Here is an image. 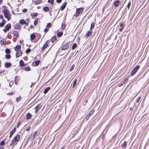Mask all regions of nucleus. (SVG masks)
Returning a JSON list of instances; mask_svg holds the SVG:
<instances>
[{"instance_id":"5fc2aeb1","label":"nucleus","mask_w":149,"mask_h":149,"mask_svg":"<svg viewBox=\"0 0 149 149\" xmlns=\"http://www.w3.org/2000/svg\"><path fill=\"white\" fill-rule=\"evenodd\" d=\"M3 16L2 15H0V18L3 19Z\"/></svg>"},{"instance_id":"393cba45","label":"nucleus","mask_w":149,"mask_h":149,"mask_svg":"<svg viewBox=\"0 0 149 149\" xmlns=\"http://www.w3.org/2000/svg\"><path fill=\"white\" fill-rule=\"evenodd\" d=\"M24 70L26 71H29L31 70V68L29 67H25L24 68Z\"/></svg>"},{"instance_id":"72a5a7b5","label":"nucleus","mask_w":149,"mask_h":149,"mask_svg":"<svg viewBox=\"0 0 149 149\" xmlns=\"http://www.w3.org/2000/svg\"><path fill=\"white\" fill-rule=\"evenodd\" d=\"M14 133H15V132H13L12 131H11L10 132V135L9 136V138H11L12 137L13 135V134H14Z\"/></svg>"},{"instance_id":"b1692460","label":"nucleus","mask_w":149,"mask_h":149,"mask_svg":"<svg viewBox=\"0 0 149 149\" xmlns=\"http://www.w3.org/2000/svg\"><path fill=\"white\" fill-rule=\"evenodd\" d=\"M77 46V44L76 43H74L72 47V50L74 49Z\"/></svg>"},{"instance_id":"a878e982","label":"nucleus","mask_w":149,"mask_h":149,"mask_svg":"<svg viewBox=\"0 0 149 149\" xmlns=\"http://www.w3.org/2000/svg\"><path fill=\"white\" fill-rule=\"evenodd\" d=\"M49 8L48 7H46L43 8V10L45 12H47L49 11Z\"/></svg>"},{"instance_id":"5701e85b","label":"nucleus","mask_w":149,"mask_h":149,"mask_svg":"<svg viewBox=\"0 0 149 149\" xmlns=\"http://www.w3.org/2000/svg\"><path fill=\"white\" fill-rule=\"evenodd\" d=\"M19 23H20L21 24L23 25L24 24H26L25 21L23 19H22L19 20Z\"/></svg>"},{"instance_id":"774afa93","label":"nucleus","mask_w":149,"mask_h":149,"mask_svg":"<svg viewBox=\"0 0 149 149\" xmlns=\"http://www.w3.org/2000/svg\"><path fill=\"white\" fill-rule=\"evenodd\" d=\"M1 66V62L0 61V67Z\"/></svg>"},{"instance_id":"412c9836","label":"nucleus","mask_w":149,"mask_h":149,"mask_svg":"<svg viewBox=\"0 0 149 149\" xmlns=\"http://www.w3.org/2000/svg\"><path fill=\"white\" fill-rule=\"evenodd\" d=\"M35 38V35L34 33H33L30 35V38L31 40H33Z\"/></svg>"},{"instance_id":"bb28decb","label":"nucleus","mask_w":149,"mask_h":149,"mask_svg":"<svg viewBox=\"0 0 149 149\" xmlns=\"http://www.w3.org/2000/svg\"><path fill=\"white\" fill-rule=\"evenodd\" d=\"M21 26H20L19 24H16L15 26V28L16 29H19L20 28Z\"/></svg>"},{"instance_id":"9d476101","label":"nucleus","mask_w":149,"mask_h":149,"mask_svg":"<svg viewBox=\"0 0 149 149\" xmlns=\"http://www.w3.org/2000/svg\"><path fill=\"white\" fill-rule=\"evenodd\" d=\"M67 4V2H64L61 6L60 8V10H63L64 9V8L66 7Z\"/></svg>"},{"instance_id":"f257e3e1","label":"nucleus","mask_w":149,"mask_h":149,"mask_svg":"<svg viewBox=\"0 0 149 149\" xmlns=\"http://www.w3.org/2000/svg\"><path fill=\"white\" fill-rule=\"evenodd\" d=\"M4 9L2 11L5 17L9 21L11 18V14L8 9H7L6 7L4 6Z\"/></svg>"},{"instance_id":"58836bf2","label":"nucleus","mask_w":149,"mask_h":149,"mask_svg":"<svg viewBox=\"0 0 149 149\" xmlns=\"http://www.w3.org/2000/svg\"><path fill=\"white\" fill-rule=\"evenodd\" d=\"M65 26H66L65 25L62 24L61 26V29H63L65 28Z\"/></svg>"},{"instance_id":"473e14b6","label":"nucleus","mask_w":149,"mask_h":149,"mask_svg":"<svg viewBox=\"0 0 149 149\" xmlns=\"http://www.w3.org/2000/svg\"><path fill=\"white\" fill-rule=\"evenodd\" d=\"M63 35V33L61 32H58L57 33V36L58 37H61Z\"/></svg>"},{"instance_id":"864d4df0","label":"nucleus","mask_w":149,"mask_h":149,"mask_svg":"<svg viewBox=\"0 0 149 149\" xmlns=\"http://www.w3.org/2000/svg\"><path fill=\"white\" fill-rule=\"evenodd\" d=\"M56 2L58 3H59L61 2L62 0H56Z\"/></svg>"},{"instance_id":"69168bd1","label":"nucleus","mask_w":149,"mask_h":149,"mask_svg":"<svg viewBox=\"0 0 149 149\" xmlns=\"http://www.w3.org/2000/svg\"><path fill=\"white\" fill-rule=\"evenodd\" d=\"M30 129V127H29V128H28L27 129H26V130L27 131H28L29 129Z\"/></svg>"},{"instance_id":"a19ab883","label":"nucleus","mask_w":149,"mask_h":149,"mask_svg":"<svg viewBox=\"0 0 149 149\" xmlns=\"http://www.w3.org/2000/svg\"><path fill=\"white\" fill-rule=\"evenodd\" d=\"M74 65H73L70 69V72L72 71V70H73V69H74Z\"/></svg>"},{"instance_id":"c756f323","label":"nucleus","mask_w":149,"mask_h":149,"mask_svg":"<svg viewBox=\"0 0 149 149\" xmlns=\"http://www.w3.org/2000/svg\"><path fill=\"white\" fill-rule=\"evenodd\" d=\"M77 79H76L74 80L73 84V85L72 88H74L75 86L77 84Z\"/></svg>"},{"instance_id":"2eb2a0df","label":"nucleus","mask_w":149,"mask_h":149,"mask_svg":"<svg viewBox=\"0 0 149 149\" xmlns=\"http://www.w3.org/2000/svg\"><path fill=\"white\" fill-rule=\"evenodd\" d=\"M31 117V115L30 113H27L26 117V119L28 120Z\"/></svg>"},{"instance_id":"e433bc0d","label":"nucleus","mask_w":149,"mask_h":149,"mask_svg":"<svg viewBox=\"0 0 149 149\" xmlns=\"http://www.w3.org/2000/svg\"><path fill=\"white\" fill-rule=\"evenodd\" d=\"M39 62H40V60L36 61L35 62V65H36L37 66V65H39Z\"/></svg>"},{"instance_id":"052dcab7","label":"nucleus","mask_w":149,"mask_h":149,"mask_svg":"<svg viewBox=\"0 0 149 149\" xmlns=\"http://www.w3.org/2000/svg\"><path fill=\"white\" fill-rule=\"evenodd\" d=\"M20 124V122H19V123H18V124H17V127H19V125Z\"/></svg>"},{"instance_id":"49530a36","label":"nucleus","mask_w":149,"mask_h":149,"mask_svg":"<svg viewBox=\"0 0 149 149\" xmlns=\"http://www.w3.org/2000/svg\"><path fill=\"white\" fill-rule=\"evenodd\" d=\"M51 26V24L50 23H49L47 24V25L46 26V27L48 28H49Z\"/></svg>"},{"instance_id":"6ab92c4d","label":"nucleus","mask_w":149,"mask_h":149,"mask_svg":"<svg viewBox=\"0 0 149 149\" xmlns=\"http://www.w3.org/2000/svg\"><path fill=\"white\" fill-rule=\"evenodd\" d=\"M50 89V87H48L47 88L44 90L43 93L45 94H46Z\"/></svg>"},{"instance_id":"3c124183","label":"nucleus","mask_w":149,"mask_h":149,"mask_svg":"<svg viewBox=\"0 0 149 149\" xmlns=\"http://www.w3.org/2000/svg\"><path fill=\"white\" fill-rule=\"evenodd\" d=\"M0 42L1 45H3L4 44V40L3 39V40H1L0 41Z\"/></svg>"},{"instance_id":"ddd939ff","label":"nucleus","mask_w":149,"mask_h":149,"mask_svg":"<svg viewBox=\"0 0 149 149\" xmlns=\"http://www.w3.org/2000/svg\"><path fill=\"white\" fill-rule=\"evenodd\" d=\"M19 66L22 67L24 66L25 65L24 64V62L23 61L21 60L19 62Z\"/></svg>"},{"instance_id":"a211bd4d","label":"nucleus","mask_w":149,"mask_h":149,"mask_svg":"<svg viewBox=\"0 0 149 149\" xmlns=\"http://www.w3.org/2000/svg\"><path fill=\"white\" fill-rule=\"evenodd\" d=\"M21 48V46L20 45H17L15 47V50L16 51H18L19 50V49H20Z\"/></svg>"},{"instance_id":"7c9ffc66","label":"nucleus","mask_w":149,"mask_h":149,"mask_svg":"<svg viewBox=\"0 0 149 149\" xmlns=\"http://www.w3.org/2000/svg\"><path fill=\"white\" fill-rule=\"evenodd\" d=\"M37 132H34L31 134V135L33 137V139L35 137V136L37 134Z\"/></svg>"},{"instance_id":"6e6d98bb","label":"nucleus","mask_w":149,"mask_h":149,"mask_svg":"<svg viewBox=\"0 0 149 149\" xmlns=\"http://www.w3.org/2000/svg\"><path fill=\"white\" fill-rule=\"evenodd\" d=\"M38 14L37 13H33V15H34V17H36L37 16V15Z\"/></svg>"},{"instance_id":"ea45409f","label":"nucleus","mask_w":149,"mask_h":149,"mask_svg":"<svg viewBox=\"0 0 149 149\" xmlns=\"http://www.w3.org/2000/svg\"><path fill=\"white\" fill-rule=\"evenodd\" d=\"M5 52L7 54H9L10 53V51L9 49H7L5 50Z\"/></svg>"},{"instance_id":"4d7b16f0","label":"nucleus","mask_w":149,"mask_h":149,"mask_svg":"<svg viewBox=\"0 0 149 149\" xmlns=\"http://www.w3.org/2000/svg\"><path fill=\"white\" fill-rule=\"evenodd\" d=\"M16 130V127H15L14 128H13V129L12 130L13 131V132H15Z\"/></svg>"},{"instance_id":"13d9d810","label":"nucleus","mask_w":149,"mask_h":149,"mask_svg":"<svg viewBox=\"0 0 149 149\" xmlns=\"http://www.w3.org/2000/svg\"><path fill=\"white\" fill-rule=\"evenodd\" d=\"M127 80V79H125L123 81V83H125V82H126Z\"/></svg>"},{"instance_id":"8fccbe9b","label":"nucleus","mask_w":149,"mask_h":149,"mask_svg":"<svg viewBox=\"0 0 149 149\" xmlns=\"http://www.w3.org/2000/svg\"><path fill=\"white\" fill-rule=\"evenodd\" d=\"M27 9L26 8H24L23 9L22 11L23 12L25 13L27 12Z\"/></svg>"},{"instance_id":"c9c22d12","label":"nucleus","mask_w":149,"mask_h":149,"mask_svg":"<svg viewBox=\"0 0 149 149\" xmlns=\"http://www.w3.org/2000/svg\"><path fill=\"white\" fill-rule=\"evenodd\" d=\"M21 97L20 96L19 97L16 98V101L17 102H18L20 100H21Z\"/></svg>"},{"instance_id":"f3484780","label":"nucleus","mask_w":149,"mask_h":149,"mask_svg":"<svg viewBox=\"0 0 149 149\" xmlns=\"http://www.w3.org/2000/svg\"><path fill=\"white\" fill-rule=\"evenodd\" d=\"M120 3V1L119 0H117L114 3V5L116 6H118Z\"/></svg>"},{"instance_id":"dca6fc26","label":"nucleus","mask_w":149,"mask_h":149,"mask_svg":"<svg viewBox=\"0 0 149 149\" xmlns=\"http://www.w3.org/2000/svg\"><path fill=\"white\" fill-rule=\"evenodd\" d=\"M6 21L4 19H3L1 23H0V26L3 27L6 23Z\"/></svg>"},{"instance_id":"1a4fd4ad","label":"nucleus","mask_w":149,"mask_h":149,"mask_svg":"<svg viewBox=\"0 0 149 149\" xmlns=\"http://www.w3.org/2000/svg\"><path fill=\"white\" fill-rule=\"evenodd\" d=\"M13 36L14 38L18 37L19 35L18 32L16 31H15L13 32Z\"/></svg>"},{"instance_id":"e2e57ef3","label":"nucleus","mask_w":149,"mask_h":149,"mask_svg":"<svg viewBox=\"0 0 149 149\" xmlns=\"http://www.w3.org/2000/svg\"><path fill=\"white\" fill-rule=\"evenodd\" d=\"M13 94V93H9L8 94L9 95H12Z\"/></svg>"},{"instance_id":"c03bdc74","label":"nucleus","mask_w":149,"mask_h":149,"mask_svg":"<svg viewBox=\"0 0 149 149\" xmlns=\"http://www.w3.org/2000/svg\"><path fill=\"white\" fill-rule=\"evenodd\" d=\"M94 111V110H92L90 111V113L89 114L91 116L93 114Z\"/></svg>"},{"instance_id":"09e8293b","label":"nucleus","mask_w":149,"mask_h":149,"mask_svg":"<svg viewBox=\"0 0 149 149\" xmlns=\"http://www.w3.org/2000/svg\"><path fill=\"white\" fill-rule=\"evenodd\" d=\"M54 0H48V2L50 3H53Z\"/></svg>"},{"instance_id":"a18cd8bd","label":"nucleus","mask_w":149,"mask_h":149,"mask_svg":"<svg viewBox=\"0 0 149 149\" xmlns=\"http://www.w3.org/2000/svg\"><path fill=\"white\" fill-rule=\"evenodd\" d=\"M141 99V97H138L137 98L136 100V102L137 103H138L139 102V100Z\"/></svg>"},{"instance_id":"603ef678","label":"nucleus","mask_w":149,"mask_h":149,"mask_svg":"<svg viewBox=\"0 0 149 149\" xmlns=\"http://www.w3.org/2000/svg\"><path fill=\"white\" fill-rule=\"evenodd\" d=\"M48 29H47V28H46L44 29V31L45 33H46L48 31Z\"/></svg>"},{"instance_id":"423d86ee","label":"nucleus","mask_w":149,"mask_h":149,"mask_svg":"<svg viewBox=\"0 0 149 149\" xmlns=\"http://www.w3.org/2000/svg\"><path fill=\"white\" fill-rule=\"evenodd\" d=\"M11 25L10 24H7L5 26V29H3V31L5 33H6L10 28Z\"/></svg>"},{"instance_id":"c85d7f7f","label":"nucleus","mask_w":149,"mask_h":149,"mask_svg":"<svg viewBox=\"0 0 149 149\" xmlns=\"http://www.w3.org/2000/svg\"><path fill=\"white\" fill-rule=\"evenodd\" d=\"M122 147L123 148H125L127 146V143L126 141H125L123 144L122 145Z\"/></svg>"},{"instance_id":"37998d69","label":"nucleus","mask_w":149,"mask_h":149,"mask_svg":"<svg viewBox=\"0 0 149 149\" xmlns=\"http://www.w3.org/2000/svg\"><path fill=\"white\" fill-rule=\"evenodd\" d=\"M31 50L30 49L28 48L27 49L26 51V53H28L30 52Z\"/></svg>"},{"instance_id":"7ed1b4c3","label":"nucleus","mask_w":149,"mask_h":149,"mask_svg":"<svg viewBox=\"0 0 149 149\" xmlns=\"http://www.w3.org/2000/svg\"><path fill=\"white\" fill-rule=\"evenodd\" d=\"M84 9L82 7L76 9V15L77 17L80 15L82 13Z\"/></svg>"},{"instance_id":"bf43d9fd","label":"nucleus","mask_w":149,"mask_h":149,"mask_svg":"<svg viewBox=\"0 0 149 149\" xmlns=\"http://www.w3.org/2000/svg\"><path fill=\"white\" fill-rule=\"evenodd\" d=\"M4 147L1 146H0V149H3Z\"/></svg>"},{"instance_id":"4be33fe9","label":"nucleus","mask_w":149,"mask_h":149,"mask_svg":"<svg viewBox=\"0 0 149 149\" xmlns=\"http://www.w3.org/2000/svg\"><path fill=\"white\" fill-rule=\"evenodd\" d=\"M92 32L91 30L88 31L86 33V35L88 36H90L92 34Z\"/></svg>"},{"instance_id":"0e129e2a","label":"nucleus","mask_w":149,"mask_h":149,"mask_svg":"<svg viewBox=\"0 0 149 149\" xmlns=\"http://www.w3.org/2000/svg\"><path fill=\"white\" fill-rule=\"evenodd\" d=\"M11 82H10L9 84V86L11 87V84H10V83H11Z\"/></svg>"},{"instance_id":"20e7f679","label":"nucleus","mask_w":149,"mask_h":149,"mask_svg":"<svg viewBox=\"0 0 149 149\" xmlns=\"http://www.w3.org/2000/svg\"><path fill=\"white\" fill-rule=\"evenodd\" d=\"M140 66L138 65L134 67V68L133 69L132 71L130 73V74L131 76L134 75L137 72L139 68H140Z\"/></svg>"},{"instance_id":"2f4dec72","label":"nucleus","mask_w":149,"mask_h":149,"mask_svg":"<svg viewBox=\"0 0 149 149\" xmlns=\"http://www.w3.org/2000/svg\"><path fill=\"white\" fill-rule=\"evenodd\" d=\"M5 141L3 140H2L0 143V146H4L5 145Z\"/></svg>"},{"instance_id":"39448f33","label":"nucleus","mask_w":149,"mask_h":149,"mask_svg":"<svg viewBox=\"0 0 149 149\" xmlns=\"http://www.w3.org/2000/svg\"><path fill=\"white\" fill-rule=\"evenodd\" d=\"M50 42V40H47L43 45V47L42 48L41 50L43 51H44L45 49L48 46Z\"/></svg>"},{"instance_id":"f8f14e48","label":"nucleus","mask_w":149,"mask_h":149,"mask_svg":"<svg viewBox=\"0 0 149 149\" xmlns=\"http://www.w3.org/2000/svg\"><path fill=\"white\" fill-rule=\"evenodd\" d=\"M125 25L123 23H121L120 24V26L121 27L119 31L120 32L122 31L123 29L125 27Z\"/></svg>"},{"instance_id":"f704fd0d","label":"nucleus","mask_w":149,"mask_h":149,"mask_svg":"<svg viewBox=\"0 0 149 149\" xmlns=\"http://www.w3.org/2000/svg\"><path fill=\"white\" fill-rule=\"evenodd\" d=\"M91 116V115H90L89 114H88L86 117V121L88 120V119H89V118Z\"/></svg>"},{"instance_id":"79ce46f5","label":"nucleus","mask_w":149,"mask_h":149,"mask_svg":"<svg viewBox=\"0 0 149 149\" xmlns=\"http://www.w3.org/2000/svg\"><path fill=\"white\" fill-rule=\"evenodd\" d=\"M38 22V20H37V19H36V20H35L34 22V24L35 25H37V23Z\"/></svg>"},{"instance_id":"aec40b11","label":"nucleus","mask_w":149,"mask_h":149,"mask_svg":"<svg viewBox=\"0 0 149 149\" xmlns=\"http://www.w3.org/2000/svg\"><path fill=\"white\" fill-rule=\"evenodd\" d=\"M11 65V64L9 63H6L5 64V66L6 68L9 67Z\"/></svg>"},{"instance_id":"de8ad7c7","label":"nucleus","mask_w":149,"mask_h":149,"mask_svg":"<svg viewBox=\"0 0 149 149\" xmlns=\"http://www.w3.org/2000/svg\"><path fill=\"white\" fill-rule=\"evenodd\" d=\"M131 2H129L127 4V8L128 9H129V8H130V6L131 5Z\"/></svg>"},{"instance_id":"338daca9","label":"nucleus","mask_w":149,"mask_h":149,"mask_svg":"<svg viewBox=\"0 0 149 149\" xmlns=\"http://www.w3.org/2000/svg\"><path fill=\"white\" fill-rule=\"evenodd\" d=\"M25 24L26 25V26H27V25H28V23H26V24Z\"/></svg>"},{"instance_id":"680f3d73","label":"nucleus","mask_w":149,"mask_h":149,"mask_svg":"<svg viewBox=\"0 0 149 149\" xmlns=\"http://www.w3.org/2000/svg\"><path fill=\"white\" fill-rule=\"evenodd\" d=\"M2 0H0V4H1L2 3Z\"/></svg>"},{"instance_id":"9b49d317","label":"nucleus","mask_w":149,"mask_h":149,"mask_svg":"<svg viewBox=\"0 0 149 149\" xmlns=\"http://www.w3.org/2000/svg\"><path fill=\"white\" fill-rule=\"evenodd\" d=\"M41 107L40 105H38L35 108V113H36L40 109Z\"/></svg>"},{"instance_id":"6e6552de","label":"nucleus","mask_w":149,"mask_h":149,"mask_svg":"<svg viewBox=\"0 0 149 149\" xmlns=\"http://www.w3.org/2000/svg\"><path fill=\"white\" fill-rule=\"evenodd\" d=\"M22 52L21 50H19L17 51L16 53V57H19L22 55Z\"/></svg>"},{"instance_id":"0eeeda50","label":"nucleus","mask_w":149,"mask_h":149,"mask_svg":"<svg viewBox=\"0 0 149 149\" xmlns=\"http://www.w3.org/2000/svg\"><path fill=\"white\" fill-rule=\"evenodd\" d=\"M69 47V45L68 43H66L62 47L61 49L62 50H65L68 49Z\"/></svg>"},{"instance_id":"4c0bfd02","label":"nucleus","mask_w":149,"mask_h":149,"mask_svg":"<svg viewBox=\"0 0 149 149\" xmlns=\"http://www.w3.org/2000/svg\"><path fill=\"white\" fill-rule=\"evenodd\" d=\"M11 57V56L9 54H6V59H9Z\"/></svg>"},{"instance_id":"cd10ccee","label":"nucleus","mask_w":149,"mask_h":149,"mask_svg":"<svg viewBox=\"0 0 149 149\" xmlns=\"http://www.w3.org/2000/svg\"><path fill=\"white\" fill-rule=\"evenodd\" d=\"M95 24L94 22L92 23L91 25V27L90 28V29L91 30L93 29L94 27Z\"/></svg>"},{"instance_id":"4468645a","label":"nucleus","mask_w":149,"mask_h":149,"mask_svg":"<svg viewBox=\"0 0 149 149\" xmlns=\"http://www.w3.org/2000/svg\"><path fill=\"white\" fill-rule=\"evenodd\" d=\"M56 40V36H54L50 40L52 43H53Z\"/></svg>"},{"instance_id":"f03ea898","label":"nucleus","mask_w":149,"mask_h":149,"mask_svg":"<svg viewBox=\"0 0 149 149\" xmlns=\"http://www.w3.org/2000/svg\"><path fill=\"white\" fill-rule=\"evenodd\" d=\"M20 136L17 134L12 140L11 142L10 143V145L12 146L13 145H15L17 144V142L19 141L20 139Z\"/></svg>"}]
</instances>
